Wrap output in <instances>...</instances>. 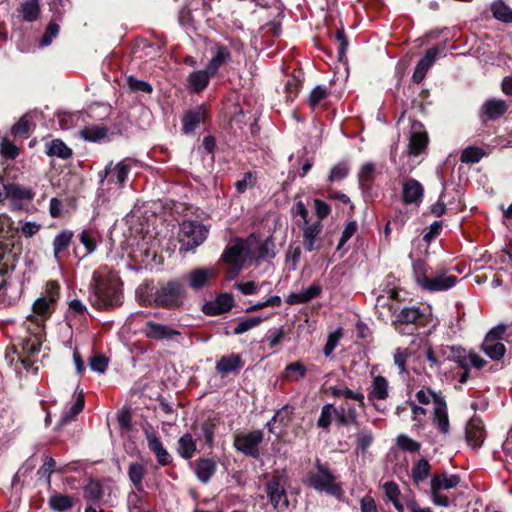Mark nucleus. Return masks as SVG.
<instances>
[{
    "instance_id": "1",
    "label": "nucleus",
    "mask_w": 512,
    "mask_h": 512,
    "mask_svg": "<svg viewBox=\"0 0 512 512\" xmlns=\"http://www.w3.org/2000/svg\"><path fill=\"white\" fill-rule=\"evenodd\" d=\"M132 162L130 158H125L117 163L110 161L103 170L98 172L99 186L94 201V210L97 214L120 196L128 179Z\"/></svg>"
},
{
    "instance_id": "2",
    "label": "nucleus",
    "mask_w": 512,
    "mask_h": 512,
    "mask_svg": "<svg viewBox=\"0 0 512 512\" xmlns=\"http://www.w3.org/2000/svg\"><path fill=\"white\" fill-rule=\"evenodd\" d=\"M89 302L98 310H111L123 302L120 278L112 271L100 269L92 274Z\"/></svg>"
},
{
    "instance_id": "3",
    "label": "nucleus",
    "mask_w": 512,
    "mask_h": 512,
    "mask_svg": "<svg viewBox=\"0 0 512 512\" xmlns=\"http://www.w3.org/2000/svg\"><path fill=\"white\" fill-rule=\"evenodd\" d=\"M413 272L417 284L428 292L446 291L458 281L456 276L448 275L446 269L433 270L422 260L413 263Z\"/></svg>"
},
{
    "instance_id": "4",
    "label": "nucleus",
    "mask_w": 512,
    "mask_h": 512,
    "mask_svg": "<svg viewBox=\"0 0 512 512\" xmlns=\"http://www.w3.org/2000/svg\"><path fill=\"white\" fill-rule=\"evenodd\" d=\"M185 296V283L180 280H171L162 285L154 293V302L163 308L178 307Z\"/></svg>"
},
{
    "instance_id": "5",
    "label": "nucleus",
    "mask_w": 512,
    "mask_h": 512,
    "mask_svg": "<svg viewBox=\"0 0 512 512\" xmlns=\"http://www.w3.org/2000/svg\"><path fill=\"white\" fill-rule=\"evenodd\" d=\"M206 227L197 221L185 220L180 224L181 250L192 251L204 242L207 237Z\"/></svg>"
},
{
    "instance_id": "6",
    "label": "nucleus",
    "mask_w": 512,
    "mask_h": 512,
    "mask_svg": "<svg viewBox=\"0 0 512 512\" xmlns=\"http://www.w3.org/2000/svg\"><path fill=\"white\" fill-rule=\"evenodd\" d=\"M317 472H309L307 475V483L310 487L317 491H325L331 495H336L340 492V487L335 484V477L328 470V468L319 461L315 464Z\"/></svg>"
},
{
    "instance_id": "7",
    "label": "nucleus",
    "mask_w": 512,
    "mask_h": 512,
    "mask_svg": "<svg viewBox=\"0 0 512 512\" xmlns=\"http://www.w3.org/2000/svg\"><path fill=\"white\" fill-rule=\"evenodd\" d=\"M263 441V432L254 430L246 434L237 435L234 439L235 448L252 458L260 456L259 445Z\"/></svg>"
},
{
    "instance_id": "8",
    "label": "nucleus",
    "mask_w": 512,
    "mask_h": 512,
    "mask_svg": "<svg viewBox=\"0 0 512 512\" xmlns=\"http://www.w3.org/2000/svg\"><path fill=\"white\" fill-rule=\"evenodd\" d=\"M142 334L154 341H174L176 337L182 333L172 326L158 323L155 321H147L141 329Z\"/></svg>"
},
{
    "instance_id": "9",
    "label": "nucleus",
    "mask_w": 512,
    "mask_h": 512,
    "mask_svg": "<svg viewBox=\"0 0 512 512\" xmlns=\"http://www.w3.org/2000/svg\"><path fill=\"white\" fill-rule=\"evenodd\" d=\"M266 492L268 494L270 503L278 511H285L289 506L288 496L285 490V479L276 476L271 479L266 485Z\"/></svg>"
},
{
    "instance_id": "10",
    "label": "nucleus",
    "mask_w": 512,
    "mask_h": 512,
    "mask_svg": "<svg viewBox=\"0 0 512 512\" xmlns=\"http://www.w3.org/2000/svg\"><path fill=\"white\" fill-rule=\"evenodd\" d=\"M428 135L420 122H414L411 126L408 154L410 156L420 155L427 147Z\"/></svg>"
},
{
    "instance_id": "11",
    "label": "nucleus",
    "mask_w": 512,
    "mask_h": 512,
    "mask_svg": "<svg viewBox=\"0 0 512 512\" xmlns=\"http://www.w3.org/2000/svg\"><path fill=\"white\" fill-rule=\"evenodd\" d=\"M438 54L439 49L436 47L429 48L425 52V55L418 61L415 67L414 73L412 75L413 82L419 84L424 80L426 73L435 62Z\"/></svg>"
},
{
    "instance_id": "12",
    "label": "nucleus",
    "mask_w": 512,
    "mask_h": 512,
    "mask_svg": "<svg viewBox=\"0 0 512 512\" xmlns=\"http://www.w3.org/2000/svg\"><path fill=\"white\" fill-rule=\"evenodd\" d=\"M214 276L215 271L213 268H196L185 275V280L191 289L198 291Z\"/></svg>"
},
{
    "instance_id": "13",
    "label": "nucleus",
    "mask_w": 512,
    "mask_h": 512,
    "mask_svg": "<svg viewBox=\"0 0 512 512\" xmlns=\"http://www.w3.org/2000/svg\"><path fill=\"white\" fill-rule=\"evenodd\" d=\"M466 441L473 449L479 448L485 439L484 425L479 418H472L466 425Z\"/></svg>"
},
{
    "instance_id": "14",
    "label": "nucleus",
    "mask_w": 512,
    "mask_h": 512,
    "mask_svg": "<svg viewBox=\"0 0 512 512\" xmlns=\"http://www.w3.org/2000/svg\"><path fill=\"white\" fill-rule=\"evenodd\" d=\"M148 448L154 453L158 463L161 466L169 465L172 462V457L169 452L164 448L160 438L152 431H145Z\"/></svg>"
},
{
    "instance_id": "15",
    "label": "nucleus",
    "mask_w": 512,
    "mask_h": 512,
    "mask_svg": "<svg viewBox=\"0 0 512 512\" xmlns=\"http://www.w3.org/2000/svg\"><path fill=\"white\" fill-rule=\"evenodd\" d=\"M206 109L203 105L188 110L182 117V129L185 134H190L205 121Z\"/></svg>"
},
{
    "instance_id": "16",
    "label": "nucleus",
    "mask_w": 512,
    "mask_h": 512,
    "mask_svg": "<svg viewBox=\"0 0 512 512\" xmlns=\"http://www.w3.org/2000/svg\"><path fill=\"white\" fill-rule=\"evenodd\" d=\"M245 251L246 243L241 239H237L233 245L226 248L223 260L228 264L238 266V270H240L246 260Z\"/></svg>"
},
{
    "instance_id": "17",
    "label": "nucleus",
    "mask_w": 512,
    "mask_h": 512,
    "mask_svg": "<svg viewBox=\"0 0 512 512\" xmlns=\"http://www.w3.org/2000/svg\"><path fill=\"white\" fill-rule=\"evenodd\" d=\"M232 55L230 50L221 44H216L213 48V56L207 64L210 73L216 74L221 66L231 61Z\"/></svg>"
},
{
    "instance_id": "18",
    "label": "nucleus",
    "mask_w": 512,
    "mask_h": 512,
    "mask_svg": "<svg viewBox=\"0 0 512 512\" xmlns=\"http://www.w3.org/2000/svg\"><path fill=\"white\" fill-rule=\"evenodd\" d=\"M424 189L415 179H408L403 184V201L406 204H418L422 201Z\"/></svg>"
},
{
    "instance_id": "19",
    "label": "nucleus",
    "mask_w": 512,
    "mask_h": 512,
    "mask_svg": "<svg viewBox=\"0 0 512 512\" xmlns=\"http://www.w3.org/2000/svg\"><path fill=\"white\" fill-rule=\"evenodd\" d=\"M433 423L443 434L449 433L450 423L447 412V404L444 398H438L433 412Z\"/></svg>"
},
{
    "instance_id": "20",
    "label": "nucleus",
    "mask_w": 512,
    "mask_h": 512,
    "mask_svg": "<svg viewBox=\"0 0 512 512\" xmlns=\"http://www.w3.org/2000/svg\"><path fill=\"white\" fill-rule=\"evenodd\" d=\"M322 292V287L319 284H312L308 288L299 293L292 292L286 297V303L289 305L304 304L315 297L319 296Z\"/></svg>"
},
{
    "instance_id": "21",
    "label": "nucleus",
    "mask_w": 512,
    "mask_h": 512,
    "mask_svg": "<svg viewBox=\"0 0 512 512\" xmlns=\"http://www.w3.org/2000/svg\"><path fill=\"white\" fill-rule=\"evenodd\" d=\"M244 366V362L239 354H230L221 357L216 363V370L221 375L236 372Z\"/></svg>"
},
{
    "instance_id": "22",
    "label": "nucleus",
    "mask_w": 512,
    "mask_h": 512,
    "mask_svg": "<svg viewBox=\"0 0 512 512\" xmlns=\"http://www.w3.org/2000/svg\"><path fill=\"white\" fill-rule=\"evenodd\" d=\"M212 76L214 74L210 73L207 67L203 70L193 71L188 76L190 90L196 93L203 91L208 86Z\"/></svg>"
},
{
    "instance_id": "23",
    "label": "nucleus",
    "mask_w": 512,
    "mask_h": 512,
    "mask_svg": "<svg viewBox=\"0 0 512 512\" xmlns=\"http://www.w3.org/2000/svg\"><path fill=\"white\" fill-rule=\"evenodd\" d=\"M17 12L25 22H35L40 15V0H23Z\"/></svg>"
},
{
    "instance_id": "24",
    "label": "nucleus",
    "mask_w": 512,
    "mask_h": 512,
    "mask_svg": "<svg viewBox=\"0 0 512 512\" xmlns=\"http://www.w3.org/2000/svg\"><path fill=\"white\" fill-rule=\"evenodd\" d=\"M322 231V224H321V221L318 220V221H315L314 223L308 225L305 224V227H304V233H303V237H304V247L307 251H313L315 249H317L318 247L316 246V241L320 235Z\"/></svg>"
},
{
    "instance_id": "25",
    "label": "nucleus",
    "mask_w": 512,
    "mask_h": 512,
    "mask_svg": "<svg viewBox=\"0 0 512 512\" xmlns=\"http://www.w3.org/2000/svg\"><path fill=\"white\" fill-rule=\"evenodd\" d=\"M72 237L73 233L69 230H63L55 236L53 240V254L57 263L61 262L62 253L70 246Z\"/></svg>"
},
{
    "instance_id": "26",
    "label": "nucleus",
    "mask_w": 512,
    "mask_h": 512,
    "mask_svg": "<svg viewBox=\"0 0 512 512\" xmlns=\"http://www.w3.org/2000/svg\"><path fill=\"white\" fill-rule=\"evenodd\" d=\"M216 472V462L212 459L203 458L196 462L195 473L197 478L204 484L208 483Z\"/></svg>"
},
{
    "instance_id": "27",
    "label": "nucleus",
    "mask_w": 512,
    "mask_h": 512,
    "mask_svg": "<svg viewBox=\"0 0 512 512\" xmlns=\"http://www.w3.org/2000/svg\"><path fill=\"white\" fill-rule=\"evenodd\" d=\"M389 396L388 381L385 377L378 375L373 379L368 400H385Z\"/></svg>"
},
{
    "instance_id": "28",
    "label": "nucleus",
    "mask_w": 512,
    "mask_h": 512,
    "mask_svg": "<svg viewBox=\"0 0 512 512\" xmlns=\"http://www.w3.org/2000/svg\"><path fill=\"white\" fill-rule=\"evenodd\" d=\"M459 482L460 477L457 474H437L431 478L430 488L447 490L456 487L459 484Z\"/></svg>"
},
{
    "instance_id": "29",
    "label": "nucleus",
    "mask_w": 512,
    "mask_h": 512,
    "mask_svg": "<svg viewBox=\"0 0 512 512\" xmlns=\"http://www.w3.org/2000/svg\"><path fill=\"white\" fill-rule=\"evenodd\" d=\"M482 110L489 119L495 120L507 111V104L504 100L490 99L483 104Z\"/></svg>"
},
{
    "instance_id": "30",
    "label": "nucleus",
    "mask_w": 512,
    "mask_h": 512,
    "mask_svg": "<svg viewBox=\"0 0 512 512\" xmlns=\"http://www.w3.org/2000/svg\"><path fill=\"white\" fill-rule=\"evenodd\" d=\"M424 320V314L420 308L412 306L403 308L397 315V322L401 324H417Z\"/></svg>"
},
{
    "instance_id": "31",
    "label": "nucleus",
    "mask_w": 512,
    "mask_h": 512,
    "mask_svg": "<svg viewBox=\"0 0 512 512\" xmlns=\"http://www.w3.org/2000/svg\"><path fill=\"white\" fill-rule=\"evenodd\" d=\"M490 9L494 18L498 21L505 24L512 23V9L504 1L496 0L492 2Z\"/></svg>"
},
{
    "instance_id": "32",
    "label": "nucleus",
    "mask_w": 512,
    "mask_h": 512,
    "mask_svg": "<svg viewBox=\"0 0 512 512\" xmlns=\"http://www.w3.org/2000/svg\"><path fill=\"white\" fill-rule=\"evenodd\" d=\"M431 472V466L427 459H419L411 469V478L415 484L424 482Z\"/></svg>"
},
{
    "instance_id": "33",
    "label": "nucleus",
    "mask_w": 512,
    "mask_h": 512,
    "mask_svg": "<svg viewBox=\"0 0 512 512\" xmlns=\"http://www.w3.org/2000/svg\"><path fill=\"white\" fill-rule=\"evenodd\" d=\"M357 450L365 454L374 442V434L368 427L360 428L355 434Z\"/></svg>"
},
{
    "instance_id": "34",
    "label": "nucleus",
    "mask_w": 512,
    "mask_h": 512,
    "mask_svg": "<svg viewBox=\"0 0 512 512\" xmlns=\"http://www.w3.org/2000/svg\"><path fill=\"white\" fill-rule=\"evenodd\" d=\"M177 451L184 459H190L193 457L196 451V442L191 434L186 433L179 438Z\"/></svg>"
},
{
    "instance_id": "35",
    "label": "nucleus",
    "mask_w": 512,
    "mask_h": 512,
    "mask_svg": "<svg viewBox=\"0 0 512 512\" xmlns=\"http://www.w3.org/2000/svg\"><path fill=\"white\" fill-rule=\"evenodd\" d=\"M50 508L56 512H64L74 505L73 497L64 494H55L49 499Z\"/></svg>"
},
{
    "instance_id": "36",
    "label": "nucleus",
    "mask_w": 512,
    "mask_h": 512,
    "mask_svg": "<svg viewBox=\"0 0 512 512\" xmlns=\"http://www.w3.org/2000/svg\"><path fill=\"white\" fill-rule=\"evenodd\" d=\"M482 350L493 360L501 359L506 351L505 345L499 341L484 340Z\"/></svg>"
},
{
    "instance_id": "37",
    "label": "nucleus",
    "mask_w": 512,
    "mask_h": 512,
    "mask_svg": "<svg viewBox=\"0 0 512 512\" xmlns=\"http://www.w3.org/2000/svg\"><path fill=\"white\" fill-rule=\"evenodd\" d=\"M47 154L61 159H68L72 155V150L60 139H54L47 146Z\"/></svg>"
},
{
    "instance_id": "38",
    "label": "nucleus",
    "mask_w": 512,
    "mask_h": 512,
    "mask_svg": "<svg viewBox=\"0 0 512 512\" xmlns=\"http://www.w3.org/2000/svg\"><path fill=\"white\" fill-rule=\"evenodd\" d=\"M80 136L89 142H97L107 136V129L104 126H87L80 130Z\"/></svg>"
},
{
    "instance_id": "39",
    "label": "nucleus",
    "mask_w": 512,
    "mask_h": 512,
    "mask_svg": "<svg viewBox=\"0 0 512 512\" xmlns=\"http://www.w3.org/2000/svg\"><path fill=\"white\" fill-rule=\"evenodd\" d=\"M35 193L30 189L16 184L8 185L7 197L12 199L30 201L34 198Z\"/></svg>"
},
{
    "instance_id": "40",
    "label": "nucleus",
    "mask_w": 512,
    "mask_h": 512,
    "mask_svg": "<svg viewBox=\"0 0 512 512\" xmlns=\"http://www.w3.org/2000/svg\"><path fill=\"white\" fill-rule=\"evenodd\" d=\"M306 368L301 361H295L288 364L285 368L284 378L292 381H298L306 376Z\"/></svg>"
},
{
    "instance_id": "41",
    "label": "nucleus",
    "mask_w": 512,
    "mask_h": 512,
    "mask_svg": "<svg viewBox=\"0 0 512 512\" xmlns=\"http://www.w3.org/2000/svg\"><path fill=\"white\" fill-rule=\"evenodd\" d=\"M264 321V318L261 316H253L249 318H245L241 320L233 329V335H241L246 333L247 331L259 326Z\"/></svg>"
},
{
    "instance_id": "42",
    "label": "nucleus",
    "mask_w": 512,
    "mask_h": 512,
    "mask_svg": "<svg viewBox=\"0 0 512 512\" xmlns=\"http://www.w3.org/2000/svg\"><path fill=\"white\" fill-rule=\"evenodd\" d=\"M84 398L82 395L78 396L76 401L71 405V407L64 411L61 418L60 424L65 425L68 422L75 419V417L83 410L84 408Z\"/></svg>"
},
{
    "instance_id": "43",
    "label": "nucleus",
    "mask_w": 512,
    "mask_h": 512,
    "mask_svg": "<svg viewBox=\"0 0 512 512\" xmlns=\"http://www.w3.org/2000/svg\"><path fill=\"white\" fill-rule=\"evenodd\" d=\"M145 475V469L140 463H131L128 469V476L137 490H142V480Z\"/></svg>"
},
{
    "instance_id": "44",
    "label": "nucleus",
    "mask_w": 512,
    "mask_h": 512,
    "mask_svg": "<svg viewBox=\"0 0 512 512\" xmlns=\"http://www.w3.org/2000/svg\"><path fill=\"white\" fill-rule=\"evenodd\" d=\"M103 496V488L100 482L90 480L84 487V497L88 501L97 502Z\"/></svg>"
},
{
    "instance_id": "45",
    "label": "nucleus",
    "mask_w": 512,
    "mask_h": 512,
    "mask_svg": "<svg viewBox=\"0 0 512 512\" xmlns=\"http://www.w3.org/2000/svg\"><path fill=\"white\" fill-rule=\"evenodd\" d=\"M396 445L400 450L410 453H417L421 448V444L418 441H415L406 434L397 436Z\"/></svg>"
},
{
    "instance_id": "46",
    "label": "nucleus",
    "mask_w": 512,
    "mask_h": 512,
    "mask_svg": "<svg viewBox=\"0 0 512 512\" xmlns=\"http://www.w3.org/2000/svg\"><path fill=\"white\" fill-rule=\"evenodd\" d=\"M331 393L335 397H344L346 399L358 401L361 407L365 406L364 395L361 392H355L349 388L332 387Z\"/></svg>"
},
{
    "instance_id": "47",
    "label": "nucleus",
    "mask_w": 512,
    "mask_h": 512,
    "mask_svg": "<svg viewBox=\"0 0 512 512\" xmlns=\"http://www.w3.org/2000/svg\"><path fill=\"white\" fill-rule=\"evenodd\" d=\"M276 255L275 243L272 236L267 237L258 247V259H272Z\"/></svg>"
},
{
    "instance_id": "48",
    "label": "nucleus",
    "mask_w": 512,
    "mask_h": 512,
    "mask_svg": "<svg viewBox=\"0 0 512 512\" xmlns=\"http://www.w3.org/2000/svg\"><path fill=\"white\" fill-rule=\"evenodd\" d=\"M56 301L54 295L38 298L33 304V311L37 315L46 316L50 313L51 305Z\"/></svg>"
},
{
    "instance_id": "49",
    "label": "nucleus",
    "mask_w": 512,
    "mask_h": 512,
    "mask_svg": "<svg viewBox=\"0 0 512 512\" xmlns=\"http://www.w3.org/2000/svg\"><path fill=\"white\" fill-rule=\"evenodd\" d=\"M327 96V87L324 85H318L310 92L308 97V104L312 109H315Z\"/></svg>"
},
{
    "instance_id": "50",
    "label": "nucleus",
    "mask_w": 512,
    "mask_h": 512,
    "mask_svg": "<svg viewBox=\"0 0 512 512\" xmlns=\"http://www.w3.org/2000/svg\"><path fill=\"white\" fill-rule=\"evenodd\" d=\"M335 407L332 404H325L320 413V417L317 420V426L322 429H328L332 423L334 416Z\"/></svg>"
},
{
    "instance_id": "51",
    "label": "nucleus",
    "mask_w": 512,
    "mask_h": 512,
    "mask_svg": "<svg viewBox=\"0 0 512 512\" xmlns=\"http://www.w3.org/2000/svg\"><path fill=\"white\" fill-rule=\"evenodd\" d=\"M29 114L22 116L19 121L13 126V133L16 136H20L22 138H28L31 130V122H30Z\"/></svg>"
},
{
    "instance_id": "52",
    "label": "nucleus",
    "mask_w": 512,
    "mask_h": 512,
    "mask_svg": "<svg viewBox=\"0 0 512 512\" xmlns=\"http://www.w3.org/2000/svg\"><path fill=\"white\" fill-rule=\"evenodd\" d=\"M484 156V151L478 147H467L461 154V161L463 163H477Z\"/></svg>"
},
{
    "instance_id": "53",
    "label": "nucleus",
    "mask_w": 512,
    "mask_h": 512,
    "mask_svg": "<svg viewBox=\"0 0 512 512\" xmlns=\"http://www.w3.org/2000/svg\"><path fill=\"white\" fill-rule=\"evenodd\" d=\"M374 172L375 166L373 163L367 162L363 164L358 174L359 184L361 187H366L370 184L373 179Z\"/></svg>"
},
{
    "instance_id": "54",
    "label": "nucleus",
    "mask_w": 512,
    "mask_h": 512,
    "mask_svg": "<svg viewBox=\"0 0 512 512\" xmlns=\"http://www.w3.org/2000/svg\"><path fill=\"white\" fill-rule=\"evenodd\" d=\"M348 173H349V167H348L347 163L340 162L331 168L328 180L331 183L339 182V181L343 180L348 175Z\"/></svg>"
},
{
    "instance_id": "55",
    "label": "nucleus",
    "mask_w": 512,
    "mask_h": 512,
    "mask_svg": "<svg viewBox=\"0 0 512 512\" xmlns=\"http://www.w3.org/2000/svg\"><path fill=\"white\" fill-rule=\"evenodd\" d=\"M127 84L128 87L135 92H143L150 94L153 91L151 84H149L146 81L139 80L134 76H129L127 78Z\"/></svg>"
},
{
    "instance_id": "56",
    "label": "nucleus",
    "mask_w": 512,
    "mask_h": 512,
    "mask_svg": "<svg viewBox=\"0 0 512 512\" xmlns=\"http://www.w3.org/2000/svg\"><path fill=\"white\" fill-rule=\"evenodd\" d=\"M257 177L252 172L244 174L243 178L235 182L236 190L239 194L244 193L248 187H253L256 184Z\"/></svg>"
},
{
    "instance_id": "57",
    "label": "nucleus",
    "mask_w": 512,
    "mask_h": 512,
    "mask_svg": "<svg viewBox=\"0 0 512 512\" xmlns=\"http://www.w3.org/2000/svg\"><path fill=\"white\" fill-rule=\"evenodd\" d=\"M416 398L423 405L433 402L434 407H436L437 399L443 397L430 389H421L416 393Z\"/></svg>"
},
{
    "instance_id": "58",
    "label": "nucleus",
    "mask_w": 512,
    "mask_h": 512,
    "mask_svg": "<svg viewBox=\"0 0 512 512\" xmlns=\"http://www.w3.org/2000/svg\"><path fill=\"white\" fill-rule=\"evenodd\" d=\"M80 242L84 245L87 254H91L96 249V238L90 231H82L79 236Z\"/></svg>"
},
{
    "instance_id": "59",
    "label": "nucleus",
    "mask_w": 512,
    "mask_h": 512,
    "mask_svg": "<svg viewBox=\"0 0 512 512\" xmlns=\"http://www.w3.org/2000/svg\"><path fill=\"white\" fill-rule=\"evenodd\" d=\"M409 356L407 349L398 348L394 353V364L398 367L400 374L407 373L406 361Z\"/></svg>"
},
{
    "instance_id": "60",
    "label": "nucleus",
    "mask_w": 512,
    "mask_h": 512,
    "mask_svg": "<svg viewBox=\"0 0 512 512\" xmlns=\"http://www.w3.org/2000/svg\"><path fill=\"white\" fill-rule=\"evenodd\" d=\"M215 301L222 313L229 311L234 306V298L229 293L218 295Z\"/></svg>"
},
{
    "instance_id": "61",
    "label": "nucleus",
    "mask_w": 512,
    "mask_h": 512,
    "mask_svg": "<svg viewBox=\"0 0 512 512\" xmlns=\"http://www.w3.org/2000/svg\"><path fill=\"white\" fill-rule=\"evenodd\" d=\"M356 230L357 223L355 221H350L346 224L344 230L342 231L337 250L342 249L345 243L355 234Z\"/></svg>"
},
{
    "instance_id": "62",
    "label": "nucleus",
    "mask_w": 512,
    "mask_h": 512,
    "mask_svg": "<svg viewBox=\"0 0 512 512\" xmlns=\"http://www.w3.org/2000/svg\"><path fill=\"white\" fill-rule=\"evenodd\" d=\"M56 462L52 457H46L43 465L38 470L37 474L41 477H46L47 482H50V477L55 470Z\"/></svg>"
},
{
    "instance_id": "63",
    "label": "nucleus",
    "mask_w": 512,
    "mask_h": 512,
    "mask_svg": "<svg viewBox=\"0 0 512 512\" xmlns=\"http://www.w3.org/2000/svg\"><path fill=\"white\" fill-rule=\"evenodd\" d=\"M383 490L390 502L400 499L401 492L398 485L395 482L389 481L384 483Z\"/></svg>"
},
{
    "instance_id": "64",
    "label": "nucleus",
    "mask_w": 512,
    "mask_h": 512,
    "mask_svg": "<svg viewBox=\"0 0 512 512\" xmlns=\"http://www.w3.org/2000/svg\"><path fill=\"white\" fill-rule=\"evenodd\" d=\"M59 33V25L56 23H49V25L46 28V31L42 37L41 44L43 46H48L52 43V40L58 35Z\"/></svg>"
}]
</instances>
